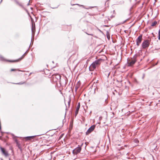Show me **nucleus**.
Listing matches in <instances>:
<instances>
[{
    "label": "nucleus",
    "instance_id": "nucleus-26",
    "mask_svg": "<svg viewBox=\"0 0 160 160\" xmlns=\"http://www.w3.org/2000/svg\"><path fill=\"white\" fill-rule=\"evenodd\" d=\"M107 38H108V40L110 39V36L109 35V34H107Z\"/></svg>",
    "mask_w": 160,
    "mask_h": 160
},
{
    "label": "nucleus",
    "instance_id": "nucleus-27",
    "mask_svg": "<svg viewBox=\"0 0 160 160\" xmlns=\"http://www.w3.org/2000/svg\"><path fill=\"white\" fill-rule=\"evenodd\" d=\"M17 70V69H11V71H15Z\"/></svg>",
    "mask_w": 160,
    "mask_h": 160
},
{
    "label": "nucleus",
    "instance_id": "nucleus-11",
    "mask_svg": "<svg viewBox=\"0 0 160 160\" xmlns=\"http://www.w3.org/2000/svg\"><path fill=\"white\" fill-rule=\"evenodd\" d=\"M28 50H27V51H26V52L22 56V57H21L20 58H19V59H17L16 60H15V61H9V62H18V61H19L21 60V59H22V58H23V57H22L26 53H27V52L28 51Z\"/></svg>",
    "mask_w": 160,
    "mask_h": 160
},
{
    "label": "nucleus",
    "instance_id": "nucleus-43",
    "mask_svg": "<svg viewBox=\"0 0 160 160\" xmlns=\"http://www.w3.org/2000/svg\"><path fill=\"white\" fill-rule=\"evenodd\" d=\"M135 1H136L137 0H135Z\"/></svg>",
    "mask_w": 160,
    "mask_h": 160
},
{
    "label": "nucleus",
    "instance_id": "nucleus-23",
    "mask_svg": "<svg viewBox=\"0 0 160 160\" xmlns=\"http://www.w3.org/2000/svg\"><path fill=\"white\" fill-rule=\"evenodd\" d=\"M158 39L160 40V29L158 31Z\"/></svg>",
    "mask_w": 160,
    "mask_h": 160
},
{
    "label": "nucleus",
    "instance_id": "nucleus-12",
    "mask_svg": "<svg viewBox=\"0 0 160 160\" xmlns=\"http://www.w3.org/2000/svg\"><path fill=\"white\" fill-rule=\"evenodd\" d=\"M28 50H27V51H26V52L22 56V57H21L20 58H19V59H17L16 60H15V61H9V62H18V61H19L21 60V59H22V58H23V57H22L26 53H27V52L28 51Z\"/></svg>",
    "mask_w": 160,
    "mask_h": 160
},
{
    "label": "nucleus",
    "instance_id": "nucleus-21",
    "mask_svg": "<svg viewBox=\"0 0 160 160\" xmlns=\"http://www.w3.org/2000/svg\"><path fill=\"white\" fill-rule=\"evenodd\" d=\"M71 102V99L70 98H69V101L68 102V107H69Z\"/></svg>",
    "mask_w": 160,
    "mask_h": 160
},
{
    "label": "nucleus",
    "instance_id": "nucleus-22",
    "mask_svg": "<svg viewBox=\"0 0 160 160\" xmlns=\"http://www.w3.org/2000/svg\"><path fill=\"white\" fill-rule=\"evenodd\" d=\"M25 83V82H20L19 83H15V84H19V85H22V84H23Z\"/></svg>",
    "mask_w": 160,
    "mask_h": 160
},
{
    "label": "nucleus",
    "instance_id": "nucleus-38",
    "mask_svg": "<svg viewBox=\"0 0 160 160\" xmlns=\"http://www.w3.org/2000/svg\"><path fill=\"white\" fill-rule=\"evenodd\" d=\"M112 62H111V63H110V64H112Z\"/></svg>",
    "mask_w": 160,
    "mask_h": 160
},
{
    "label": "nucleus",
    "instance_id": "nucleus-7",
    "mask_svg": "<svg viewBox=\"0 0 160 160\" xmlns=\"http://www.w3.org/2000/svg\"><path fill=\"white\" fill-rule=\"evenodd\" d=\"M95 127V125H93L91 126L87 131L86 132V134L88 135L92 132L94 129Z\"/></svg>",
    "mask_w": 160,
    "mask_h": 160
},
{
    "label": "nucleus",
    "instance_id": "nucleus-40",
    "mask_svg": "<svg viewBox=\"0 0 160 160\" xmlns=\"http://www.w3.org/2000/svg\"><path fill=\"white\" fill-rule=\"evenodd\" d=\"M52 63H54V62L53 61H52Z\"/></svg>",
    "mask_w": 160,
    "mask_h": 160
},
{
    "label": "nucleus",
    "instance_id": "nucleus-15",
    "mask_svg": "<svg viewBox=\"0 0 160 160\" xmlns=\"http://www.w3.org/2000/svg\"><path fill=\"white\" fill-rule=\"evenodd\" d=\"M96 68H93L92 67V65H90L89 67V70L90 71H93Z\"/></svg>",
    "mask_w": 160,
    "mask_h": 160
},
{
    "label": "nucleus",
    "instance_id": "nucleus-30",
    "mask_svg": "<svg viewBox=\"0 0 160 160\" xmlns=\"http://www.w3.org/2000/svg\"><path fill=\"white\" fill-rule=\"evenodd\" d=\"M86 33L88 35H91V36H93V34H89L87 32H86Z\"/></svg>",
    "mask_w": 160,
    "mask_h": 160
},
{
    "label": "nucleus",
    "instance_id": "nucleus-9",
    "mask_svg": "<svg viewBox=\"0 0 160 160\" xmlns=\"http://www.w3.org/2000/svg\"><path fill=\"white\" fill-rule=\"evenodd\" d=\"M80 102H78V105H77V107L76 108V110L75 113L74 115H75V117H76L77 116V114L78 113V111H79V109L80 108Z\"/></svg>",
    "mask_w": 160,
    "mask_h": 160
},
{
    "label": "nucleus",
    "instance_id": "nucleus-35",
    "mask_svg": "<svg viewBox=\"0 0 160 160\" xmlns=\"http://www.w3.org/2000/svg\"><path fill=\"white\" fill-rule=\"evenodd\" d=\"M2 0H1L0 3H1L2 2Z\"/></svg>",
    "mask_w": 160,
    "mask_h": 160
},
{
    "label": "nucleus",
    "instance_id": "nucleus-17",
    "mask_svg": "<svg viewBox=\"0 0 160 160\" xmlns=\"http://www.w3.org/2000/svg\"><path fill=\"white\" fill-rule=\"evenodd\" d=\"M105 5L109 7V1L108 0L106 1L105 3Z\"/></svg>",
    "mask_w": 160,
    "mask_h": 160
},
{
    "label": "nucleus",
    "instance_id": "nucleus-25",
    "mask_svg": "<svg viewBox=\"0 0 160 160\" xmlns=\"http://www.w3.org/2000/svg\"><path fill=\"white\" fill-rule=\"evenodd\" d=\"M18 5L20 6V7H21L22 8H24V7L23 6V5H22V4L21 3H19L18 4Z\"/></svg>",
    "mask_w": 160,
    "mask_h": 160
},
{
    "label": "nucleus",
    "instance_id": "nucleus-39",
    "mask_svg": "<svg viewBox=\"0 0 160 160\" xmlns=\"http://www.w3.org/2000/svg\"><path fill=\"white\" fill-rule=\"evenodd\" d=\"M66 107H67V106H66ZM66 110H67V108H66Z\"/></svg>",
    "mask_w": 160,
    "mask_h": 160
},
{
    "label": "nucleus",
    "instance_id": "nucleus-10",
    "mask_svg": "<svg viewBox=\"0 0 160 160\" xmlns=\"http://www.w3.org/2000/svg\"><path fill=\"white\" fill-rule=\"evenodd\" d=\"M15 142L16 143V146L18 147V148L21 150H22V148L20 144L19 143L17 139L15 140Z\"/></svg>",
    "mask_w": 160,
    "mask_h": 160
},
{
    "label": "nucleus",
    "instance_id": "nucleus-6",
    "mask_svg": "<svg viewBox=\"0 0 160 160\" xmlns=\"http://www.w3.org/2000/svg\"><path fill=\"white\" fill-rule=\"evenodd\" d=\"M142 35H141L140 36H139L136 39V45L137 46H139L140 45L141 43V42L142 40Z\"/></svg>",
    "mask_w": 160,
    "mask_h": 160
},
{
    "label": "nucleus",
    "instance_id": "nucleus-42",
    "mask_svg": "<svg viewBox=\"0 0 160 160\" xmlns=\"http://www.w3.org/2000/svg\"><path fill=\"white\" fill-rule=\"evenodd\" d=\"M2 160H3L2 159Z\"/></svg>",
    "mask_w": 160,
    "mask_h": 160
},
{
    "label": "nucleus",
    "instance_id": "nucleus-29",
    "mask_svg": "<svg viewBox=\"0 0 160 160\" xmlns=\"http://www.w3.org/2000/svg\"><path fill=\"white\" fill-rule=\"evenodd\" d=\"M108 138H109V142H110V138L109 136V134L108 132Z\"/></svg>",
    "mask_w": 160,
    "mask_h": 160
},
{
    "label": "nucleus",
    "instance_id": "nucleus-31",
    "mask_svg": "<svg viewBox=\"0 0 160 160\" xmlns=\"http://www.w3.org/2000/svg\"><path fill=\"white\" fill-rule=\"evenodd\" d=\"M16 3L18 4H19L20 3L18 1H16Z\"/></svg>",
    "mask_w": 160,
    "mask_h": 160
},
{
    "label": "nucleus",
    "instance_id": "nucleus-32",
    "mask_svg": "<svg viewBox=\"0 0 160 160\" xmlns=\"http://www.w3.org/2000/svg\"><path fill=\"white\" fill-rule=\"evenodd\" d=\"M108 78L109 77V75L110 74V72H109L108 73Z\"/></svg>",
    "mask_w": 160,
    "mask_h": 160
},
{
    "label": "nucleus",
    "instance_id": "nucleus-28",
    "mask_svg": "<svg viewBox=\"0 0 160 160\" xmlns=\"http://www.w3.org/2000/svg\"><path fill=\"white\" fill-rule=\"evenodd\" d=\"M78 5L79 6H83V5H80L79 4H72V5L73 6V5Z\"/></svg>",
    "mask_w": 160,
    "mask_h": 160
},
{
    "label": "nucleus",
    "instance_id": "nucleus-5",
    "mask_svg": "<svg viewBox=\"0 0 160 160\" xmlns=\"http://www.w3.org/2000/svg\"><path fill=\"white\" fill-rule=\"evenodd\" d=\"M81 149L82 148L81 147L78 146L73 150V154L75 155L77 154L80 152Z\"/></svg>",
    "mask_w": 160,
    "mask_h": 160
},
{
    "label": "nucleus",
    "instance_id": "nucleus-20",
    "mask_svg": "<svg viewBox=\"0 0 160 160\" xmlns=\"http://www.w3.org/2000/svg\"><path fill=\"white\" fill-rule=\"evenodd\" d=\"M157 22L156 21H155L154 22L152 23L151 25V26L153 27L154 26H155L157 24Z\"/></svg>",
    "mask_w": 160,
    "mask_h": 160
},
{
    "label": "nucleus",
    "instance_id": "nucleus-14",
    "mask_svg": "<svg viewBox=\"0 0 160 160\" xmlns=\"http://www.w3.org/2000/svg\"><path fill=\"white\" fill-rule=\"evenodd\" d=\"M104 86L106 88H108L109 87L110 84L109 83V82L108 80L107 81L105 82Z\"/></svg>",
    "mask_w": 160,
    "mask_h": 160
},
{
    "label": "nucleus",
    "instance_id": "nucleus-24",
    "mask_svg": "<svg viewBox=\"0 0 160 160\" xmlns=\"http://www.w3.org/2000/svg\"><path fill=\"white\" fill-rule=\"evenodd\" d=\"M114 114V113L113 112H112L111 113V118H112L113 117Z\"/></svg>",
    "mask_w": 160,
    "mask_h": 160
},
{
    "label": "nucleus",
    "instance_id": "nucleus-41",
    "mask_svg": "<svg viewBox=\"0 0 160 160\" xmlns=\"http://www.w3.org/2000/svg\"><path fill=\"white\" fill-rule=\"evenodd\" d=\"M9 160H10V158L9 159Z\"/></svg>",
    "mask_w": 160,
    "mask_h": 160
},
{
    "label": "nucleus",
    "instance_id": "nucleus-37",
    "mask_svg": "<svg viewBox=\"0 0 160 160\" xmlns=\"http://www.w3.org/2000/svg\"><path fill=\"white\" fill-rule=\"evenodd\" d=\"M112 41L113 42V43H114V42L113 41V40L112 39Z\"/></svg>",
    "mask_w": 160,
    "mask_h": 160
},
{
    "label": "nucleus",
    "instance_id": "nucleus-1",
    "mask_svg": "<svg viewBox=\"0 0 160 160\" xmlns=\"http://www.w3.org/2000/svg\"><path fill=\"white\" fill-rule=\"evenodd\" d=\"M138 55L135 54L132 58L127 59V66L128 67L132 66L137 61Z\"/></svg>",
    "mask_w": 160,
    "mask_h": 160
},
{
    "label": "nucleus",
    "instance_id": "nucleus-19",
    "mask_svg": "<svg viewBox=\"0 0 160 160\" xmlns=\"http://www.w3.org/2000/svg\"><path fill=\"white\" fill-rule=\"evenodd\" d=\"M116 15V13L115 12V11H113V14L111 16V18H113L115 17Z\"/></svg>",
    "mask_w": 160,
    "mask_h": 160
},
{
    "label": "nucleus",
    "instance_id": "nucleus-3",
    "mask_svg": "<svg viewBox=\"0 0 160 160\" xmlns=\"http://www.w3.org/2000/svg\"><path fill=\"white\" fill-rule=\"evenodd\" d=\"M103 60L102 59H99L97 60H96L94 62H93L91 64V65L93 68H96L97 66L99 65L100 64L101 61H102Z\"/></svg>",
    "mask_w": 160,
    "mask_h": 160
},
{
    "label": "nucleus",
    "instance_id": "nucleus-36",
    "mask_svg": "<svg viewBox=\"0 0 160 160\" xmlns=\"http://www.w3.org/2000/svg\"><path fill=\"white\" fill-rule=\"evenodd\" d=\"M77 88H76L75 89V91L76 92L77 91Z\"/></svg>",
    "mask_w": 160,
    "mask_h": 160
},
{
    "label": "nucleus",
    "instance_id": "nucleus-18",
    "mask_svg": "<svg viewBox=\"0 0 160 160\" xmlns=\"http://www.w3.org/2000/svg\"><path fill=\"white\" fill-rule=\"evenodd\" d=\"M35 27H34V28L33 27V25H32V34L33 33H35Z\"/></svg>",
    "mask_w": 160,
    "mask_h": 160
},
{
    "label": "nucleus",
    "instance_id": "nucleus-4",
    "mask_svg": "<svg viewBox=\"0 0 160 160\" xmlns=\"http://www.w3.org/2000/svg\"><path fill=\"white\" fill-rule=\"evenodd\" d=\"M61 79V76L60 75H52V81L53 82H57L59 81Z\"/></svg>",
    "mask_w": 160,
    "mask_h": 160
},
{
    "label": "nucleus",
    "instance_id": "nucleus-33",
    "mask_svg": "<svg viewBox=\"0 0 160 160\" xmlns=\"http://www.w3.org/2000/svg\"><path fill=\"white\" fill-rule=\"evenodd\" d=\"M83 144V143H82V144H81V145L80 146H79H79H79V147H82V146Z\"/></svg>",
    "mask_w": 160,
    "mask_h": 160
},
{
    "label": "nucleus",
    "instance_id": "nucleus-16",
    "mask_svg": "<svg viewBox=\"0 0 160 160\" xmlns=\"http://www.w3.org/2000/svg\"><path fill=\"white\" fill-rule=\"evenodd\" d=\"M0 60L1 61H5V59L1 55H0Z\"/></svg>",
    "mask_w": 160,
    "mask_h": 160
},
{
    "label": "nucleus",
    "instance_id": "nucleus-8",
    "mask_svg": "<svg viewBox=\"0 0 160 160\" xmlns=\"http://www.w3.org/2000/svg\"><path fill=\"white\" fill-rule=\"evenodd\" d=\"M2 152L6 157H7L8 156V152L5 150V149L1 147L0 148Z\"/></svg>",
    "mask_w": 160,
    "mask_h": 160
},
{
    "label": "nucleus",
    "instance_id": "nucleus-2",
    "mask_svg": "<svg viewBox=\"0 0 160 160\" xmlns=\"http://www.w3.org/2000/svg\"><path fill=\"white\" fill-rule=\"evenodd\" d=\"M150 43V41L149 40H144L142 44V46L143 49H146L148 47Z\"/></svg>",
    "mask_w": 160,
    "mask_h": 160
},
{
    "label": "nucleus",
    "instance_id": "nucleus-34",
    "mask_svg": "<svg viewBox=\"0 0 160 160\" xmlns=\"http://www.w3.org/2000/svg\"><path fill=\"white\" fill-rule=\"evenodd\" d=\"M29 5V3H28V4H27V5H28V6Z\"/></svg>",
    "mask_w": 160,
    "mask_h": 160
},
{
    "label": "nucleus",
    "instance_id": "nucleus-13",
    "mask_svg": "<svg viewBox=\"0 0 160 160\" xmlns=\"http://www.w3.org/2000/svg\"><path fill=\"white\" fill-rule=\"evenodd\" d=\"M36 136H28L25 137V138L26 140H30L32 139H33Z\"/></svg>",
    "mask_w": 160,
    "mask_h": 160
}]
</instances>
